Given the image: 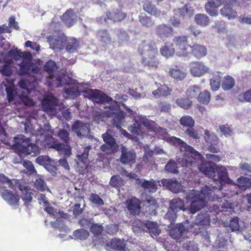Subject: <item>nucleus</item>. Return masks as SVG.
<instances>
[{
  "instance_id": "nucleus-12",
  "label": "nucleus",
  "mask_w": 251,
  "mask_h": 251,
  "mask_svg": "<svg viewBox=\"0 0 251 251\" xmlns=\"http://www.w3.org/2000/svg\"><path fill=\"white\" fill-rule=\"evenodd\" d=\"M42 108L44 111L49 113H55L58 104V99L52 94L46 95L42 100Z\"/></svg>"
},
{
  "instance_id": "nucleus-46",
  "label": "nucleus",
  "mask_w": 251,
  "mask_h": 251,
  "mask_svg": "<svg viewBox=\"0 0 251 251\" xmlns=\"http://www.w3.org/2000/svg\"><path fill=\"white\" fill-rule=\"evenodd\" d=\"M139 20L141 24L147 27H151L154 25V22L152 20L151 18L141 14L139 16Z\"/></svg>"
},
{
  "instance_id": "nucleus-27",
  "label": "nucleus",
  "mask_w": 251,
  "mask_h": 251,
  "mask_svg": "<svg viewBox=\"0 0 251 251\" xmlns=\"http://www.w3.org/2000/svg\"><path fill=\"white\" fill-rule=\"evenodd\" d=\"M126 207L130 211L131 214L138 215L140 212V202L138 199L134 197L128 201H126Z\"/></svg>"
},
{
  "instance_id": "nucleus-2",
  "label": "nucleus",
  "mask_w": 251,
  "mask_h": 251,
  "mask_svg": "<svg viewBox=\"0 0 251 251\" xmlns=\"http://www.w3.org/2000/svg\"><path fill=\"white\" fill-rule=\"evenodd\" d=\"M85 98L97 103H106L112 101L111 105L105 107L102 113L103 116L110 117L113 116L112 124L118 129H121V125L125 118V113L121 110L118 102L113 101V99L103 92L99 90L87 89L82 91Z\"/></svg>"
},
{
  "instance_id": "nucleus-5",
  "label": "nucleus",
  "mask_w": 251,
  "mask_h": 251,
  "mask_svg": "<svg viewBox=\"0 0 251 251\" xmlns=\"http://www.w3.org/2000/svg\"><path fill=\"white\" fill-rule=\"evenodd\" d=\"M138 52L142 56V63L149 68H156L158 62L155 56L158 50L154 42L151 40H142L139 44Z\"/></svg>"
},
{
  "instance_id": "nucleus-40",
  "label": "nucleus",
  "mask_w": 251,
  "mask_h": 251,
  "mask_svg": "<svg viewBox=\"0 0 251 251\" xmlns=\"http://www.w3.org/2000/svg\"><path fill=\"white\" fill-rule=\"evenodd\" d=\"M165 172L173 174H177L179 173L177 163L174 160L170 159L166 164L164 169Z\"/></svg>"
},
{
  "instance_id": "nucleus-33",
  "label": "nucleus",
  "mask_w": 251,
  "mask_h": 251,
  "mask_svg": "<svg viewBox=\"0 0 251 251\" xmlns=\"http://www.w3.org/2000/svg\"><path fill=\"white\" fill-rule=\"evenodd\" d=\"M106 246L117 251H125L126 247L124 240L116 238L112 239L109 244H106Z\"/></svg>"
},
{
  "instance_id": "nucleus-16",
  "label": "nucleus",
  "mask_w": 251,
  "mask_h": 251,
  "mask_svg": "<svg viewBox=\"0 0 251 251\" xmlns=\"http://www.w3.org/2000/svg\"><path fill=\"white\" fill-rule=\"evenodd\" d=\"M50 48L55 51L62 50L65 46V41L61 36L56 37L54 35H50L47 37Z\"/></svg>"
},
{
  "instance_id": "nucleus-19",
  "label": "nucleus",
  "mask_w": 251,
  "mask_h": 251,
  "mask_svg": "<svg viewBox=\"0 0 251 251\" xmlns=\"http://www.w3.org/2000/svg\"><path fill=\"white\" fill-rule=\"evenodd\" d=\"M72 129L79 137L87 136L90 132L89 125L79 121H75L72 125Z\"/></svg>"
},
{
  "instance_id": "nucleus-25",
  "label": "nucleus",
  "mask_w": 251,
  "mask_h": 251,
  "mask_svg": "<svg viewBox=\"0 0 251 251\" xmlns=\"http://www.w3.org/2000/svg\"><path fill=\"white\" fill-rule=\"evenodd\" d=\"M146 231H148L152 237H157L161 232L159 226L156 222L147 221L144 223Z\"/></svg>"
},
{
  "instance_id": "nucleus-32",
  "label": "nucleus",
  "mask_w": 251,
  "mask_h": 251,
  "mask_svg": "<svg viewBox=\"0 0 251 251\" xmlns=\"http://www.w3.org/2000/svg\"><path fill=\"white\" fill-rule=\"evenodd\" d=\"M19 75L21 76L28 75L30 73L32 63L26 60L23 61L19 64Z\"/></svg>"
},
{
  "instance_id": "nucleus-53",
  "label": "nucleus",
  "mask_w": 251,
  "mask_h": 251,
  "mask_svg": "<svg viewBox=\"0 0 251 251\" xmlns=\"http://www.w3.org/2000/svg\"><path fill=\"white\" fill-rule=\"evenodd\" d=\"M200 88L197 85L189 87L186 92L187 97L191 99L196 98L197 95L200 93Z\"/></svg>"
},
{
  "instance_id": "nucleus-43",
  "label": "nucleus",
  "mask_w": 251,
  "mask_h": 251,
  "mask_svg": "<svg viewBox=\"0 0 251 251\" xmlns=\"http://www.w3.org/2000/svg\"><path fill=\"white\" fill-rule=\"evenodd\" d=\"M147 211L151 215H154L156 213V209L158 207V204L155 200L151 199L147 201L146 203Z\"/></svg>"
},
{
  "instance_id": "nucleus-44",
  "label": "nucleus",
  "mask_w": 251,
  "mask_h": 251,
  "mask_svg": "<svg viewBox=\"0 0 251 251\" xmlns=\"http://www.w3.org/2000/svg\"><path fill=\"white\" fill-rule=\"evenodd\" d=\"M237 185L244 190L250 188L251 187V178L241 176L237 179Z\"/></svg>"
},
{
  "instance_id": "nucleus-57",
  "label": "nucleus",
  "mask_w": 251,
  "mask_h": 251,
  "mask_svg": "<svg viewBox=\"0 0 251 251\" xmlns=\"http://www.w3.org/2000/svg\"><path fill=\"white\" fill-rule=\"evenodd\" d=\"M176 213L177 212L170 208L164 218L165 220L168 221L170 225H172L175 222L176 218Z\"/></svg>"
},
{
  "instance_id": "nucleus-7",
  "label": "nucleus",
  "mask_w": 251,
  "mask_h": 251,
  "mask_svg": "<svg viewBox=\"0 0 251 251\" xmlns=\"http://www.w3.org/2000/svg\"><path fill=\"white\" fill-rule=\"evenodd\" d=\"M14 143L13 148L19 153L34 156L39 152V147L24 135H19L14 137Z\"/></svg>"
},
{
  "instance_id": "nucleus-26",
  "label": "nucleus",
  "mask_w": 251,
  "mask_h": 251,
  "mask_svg": "<svg viewBox=\"0 0 251 251\" xmlns=\"http://www.w3.org/2000/svg\"><path fill=\"white\" fill-rule=\"evenodd\" d=\"M76 15L72 9H68L62 15V20L68 27L72 26L75 22Z\"/></svg>"
},
{
  "instance_id": "nucleus-21",
  "label": "nucleus",
  "mask_w": 251,
  "mask_h": 251,
  "mask_svg": "<svg viewBox=\"0 0 251 251\" xmlns=\"http://www.w3.org/2000/svg\"><path fill=\"white\" fill-rule=\"evenodd\" d=\"M209 69L201 62H195L191 64V73L194 76H200L208 72Z\"/></svg>"
},
{
  "instance_id": "nucleus-56",
  "label": "nucleus",
  "mask_w": 251,
  "mask_h": 251,
  "mask_svg": "<svg viewBox=\"0 0 251 251\" xmlns=\"http://www.w3.org/2000/svg\"><path fill=\"white\" fill-rule=\"evenodd\" d=\"M176 102L180 107L185 109L189 108L192 104V101L188 98L178 99L176 100Z\"/></svg>"
},
{
  "instance_id": "nucleus-50",
  "label": "nucleus",
  "mask_w": 251,
  "mask_h": 251,
  "mask_svg": "<svg viewBox=\"0 0 251 251\" xmlns=\"http://www.w3.org/2000/svg\"><path fill=\"white\" fill-rule=\"evenodd\" d=\"M234 85V79L229 76L225 77L223 81L222 87L225 90H229L231 89Z\"/></svg>"
},
{
  "instance_id": "nucleus-54",
  "label": "nucleus",
  "mask_w": 251,
  "mask_h": 251,
  "mask_svg": "<svg viewBox=\"0 0 251 251\" xmlns=\"http://www.w3.org/2000/svg\"><path fill=\"white\" fill-rule=\"evenodd\" d=\"M198 100L199 102L203 104H207L210 100L209 92L207 90H205L203 92L200 93L198 97Z\"/></svg>"
},
{
  "instance_id": "nucleus-11",
  "label": "nucleus",
  "mask_w": 251,
  "mask_h": 251,
  "mask_svg": "<svg viewBox=\"0 0 251 251\" xmlns=\"http://www.w3.org/2000/svg\"><path fill=\"white\" fill-rule=\"evenodd\" d=\"M173 43L176 45V53L179 56L187 55L191 46L188 44L187 37L185 36L176 37L173 39Z\"/></svg>"
},
{
  "instance_id": "nucleus-15",
  "label": "nucleus",
  "mask_w": 251,
  "mask_h": 251,
  "mask_svg": "<svg viewBox=\"0 0 251 251\" xmlns=\"http://www.w3.org/2000/svg\"><path fill=\"white\" fill-rule=\"evenodd\" d=\"M225 227H229L232 232H241L245 226L244 222L237 217H234L229 222L224 223Z\"/></svg>"
},
{
  "instance_id": "nucleus-63",
  "label": "nucleus",
  "mask_w": 251,
  "mask_h": 251,
  "mask_svg": "<svg viewBox=\"0 0 251 251\" xmlns=\"http://www.w3.org/2000/svg\"><path fill=\"white\" fill-rule=\"evenodd\" d=\"M79 45L78 42L75 39L71 40L66 45V49L70 52H74Z\"/></svg>"
},
{
  "instance_id": "nucleus-62",
  "label": "nucleus",
  "mask_w": 251,
  "mask_h": 251,
  "mask_svg": "<svg viewBox=\"0 0 251 251\" xmlns=\"http://www.w3.org/2000/svg\"><path fill=\"white\" fill-rule=\"evenodd\" d=\"M58 137L62 140L65 144H68L70 140L69 132L64 129H60L57 134Z\"/></svg>"
},
{
  "instance_id": "nucleus-36",
  "label": "nucleus",
  "mask_w": 251,
  "mask_h": 251,
  "mask_svg": "<svg viewBox=\"0 0 251 251\" xmlns=\"http://www.w3.org/2000/svg\"><path fill=\"white\" fill-rule=\"evenodd\" d=\"M183 201L180 198H175L170 202V208L177 212L180 210H184Z\"/></svg>"
},
{
  "instance_id": "nucleus-23",
  "label": "nucleus",
  "mask_w": 251,
  "mask_h": 251,
  "mask_svg": "<svg viewBox=\"0 0 251 251\" xmlns=\"http://www.w3.org/2000/svg\"><path fill=\"white\" fill-rule=\"evenodd\" d=\"M162 183L164 185L166 186L169 190L174 193H178L182 189L181 184L176 179H164Z\"/></svg>"
},
{
  "instance_id": "nucleus-49",
  "label": "nucleus",
  "mask_w": 251,
  "mask_h": 251,
  "mask_svg": "<svg viewBox=\"0 0 251 251\" xmlns=\"http://www.w3.org/2000/svg\"><path fill=\"white\" fill-rule=\"evenodd\" d=\"M180 123L182 126L188 128L193 127L195 125V121L191 116L186 115L180 118Z\"/></svg>"
},
{
  "instance_id": "nucleus-28",
  "label": "nucleus",
  "mask_w": 251,
  "mask_h": 251,
  "mask_svg": "<svg viewBox=\"0 0 251 251\" xmlns=\"http://www.w3.org/2000/svg\"><path fill=\"white\" fill-rule=\"evenodd\" d=\"M210 223L209 216L207 213H201L199 214L192 225L193 227L195 226H200L209 225Z\"/></svg>"
},
{
  "instance_id": "nucleus-10",
  "label": "nucleus",
  "mask_w": 251,
  "mask_h": 251,
  "mask_svg": "<svg viewBox=\"0 0 251 251\" xmlns=\"http://www.w3.org/2000/svg\"><path fill=\"white\" fill-rule=\"evenodd\" d=\"M237 3V0H224V7L220 10L221 14L228 20L234 19L238 17L237 12L233 9V6Z\"/></svg>"
},
{
  "instance_id": "nucleus-58",
  "label": "nucleus",
  "mask_w": 251,
  "mask_h": 251,
  "mask_svg": "<svg viewBox=\"0 0 251 251\" xmlns=\"http://www.w3.org/2000/svg\"><path fill=\"white\" fill-rule=\"evenodd\" d=\"M183 248L185 251H198L197 245L193 241L187 240L183 244Z\"/></svg>"
},
{
  "instance_id": "nucleus-45",
  "label": "nucleus",
  "mask_w": 251,
  "mask_h": 251,
  "mask_svg": "<svg viewBox=\"0 0 251 251\" xmlns=\"http://www.w3.org/2000/svg\"><path fill=\"white\" fill-rule=\"evenodd\" d=\"M64 92L67 95V98L74 99L80 95V92L77 87H73L69 88H66Z\"/></svg>"
},
{
  "instance_id": "nucleus-64",
  "label": "nucleus",
  "mask_w": 251,
  "mask_h": 251,
  "mask_svg": "<svg viewBox=\"0 0 251 251\" xmlns=\"http://www.w3.org/2000/svg\"><path fill=\"white\" fill-rule=\"evenodd\" d=\"M205 157L207 159V161H202L201 164L203 162H210L215 164V162H218L221 160V157L219 155H216L211 153L206 154Z\"/></svg>"
},
{
  "instance_id": "nucleus-18",
  "label": "nucleus",
  "mask_w": 251,
  "mask_h": 251,
  "mask_svg": "<svg viewBox=\"0 0 251 251\" xmlns=\"http://www.w3.org/2000/svg\"><path fill=\"white\" fill-rule=\"evenodd\" d=\"M64 77L65 75L61 73L50 75L47 77V83L49 87L55 88L62 87L65 84L63 82Z\"/></svg>"
},
{
  "instance_id": "nucleus-35",
  "label": "nucleus",
  "mask_w": 251,
  "mask_h": 251,
  "mask_svg": "<svg viewBox=\"0 0 251 251\" xmlns=\"http://www.w3.org/2000/svg\"><path fill=\"white\" fill-rule=\"evenodd\" d=\"M111 133L112 131L109 129L107 130L105 133L103 134L102 137L103 141L111 148H118V146L116 142V140L113 137Z\"/></svg>"
},
{
  "instance_id": "nucleus-41",
  "label": "nucleus",
  "mask_w": 251,
  "mask_h": 251,
  "mask_svg": "<svg viewBox=\"0 0 251 251\" xmlns=\"http://www.w3.org/2000/svg\"><path fill=\"white\" fill-rule=\"evenodd\" d=\"M169 73L173 77L180 80L183 79L186 76V73L178 66L171 69Z\"/></svg>"
},
{
  "instance_id": "nucleus-61",
  "label": "nucleus",
  "mask_w": 251,
  "mask_h": 251,
  "mask_svg": "<svg viewBox=\"0 0 251 251\" xmlns=\"http://www.w3.org/2000/svg\"><path fill=\"white\" fill-rule=\"evenodd\" d=\"M34 187L38 191L44 192L46 190L47 186L43 179L41 178H38L35 181Z\"/></svg>"
},
{
  "instance_id": "nucleus-42",
  "label": "nucleus",
  "mask_w": 251,
  "mask_h": 251,
  "mask_svg": "<svg viewBox=\"0 0 251 251\" xmlns=\"http://www.w3.org/2000/svg\"><path fill=\"white\" fill-rule=\"evenodd\" d=\"M195 229L196 231H194L196 234H201V236L202 237V239L203 240V242L204 244L206 246H208L210 245V236L206 230H205L202 227H198V231H197V227H195Z\"/></svg>"
},
{
  "instance_id": "nucleus-38",
  "label": "nucleus",
  "mask_w": 251,
  "mask_h": 251,
  "mask_svg": "<svg viewBox=\"0 0 251 251\" xmlns=\"http://www.w3.org/2000/svg\"><path fill=\"white\" fill-rule=\"evenodd\" d=\"M109 184L112 187L116 188L120 192V188L124 185V180L120 176L114 175L110 178Z\"/></svg>"
},
{
  "instance_id": "nucleus-39",
  "label": "nucleus",
  "mask_w": 251,
  "mask_h": 251,
  "mask_svg": "<svg viewBox=\"0 0 251 251\" xmlns=\"http://www.w3.org/2000/svg\"><path fill=\"white\" fill-rule=\"evenodd\" d=\"M163 153H164V151L162 149L160 148L155 149L153 151H149L148 154L150 156L149 157L148 155H147V151H146L143 156V160L146 163H149V164H152L154 163L153 159L151 156L152 154H161Z\"/></svg>"
},
{
  "instance_id": "nucleus-51",
  "label": "nucleus",
  "mask_w": 251,
  "mask_h": 251,
  "mask_svg": "<svg viewBox=\"0 0 251 251\" xmlns=\"http://www.w3.org/2000/svg\"><path fill=\"white\" fill-rule=\"evenodd\" d=\"M73 234L76 239L83 240L89 237V232L87 230L81 228L75 230Z\"/></svg>"
},
{
  "instance_id": "nucleus-37",
  "label": "nucleus",
  "mask_w": 251,
  "mask_h": 251,
  "mask_svg": "<svg viewBox=\"0 0 251 251\" xmlns=\"http://www.w3.org/2000/svg\"><path fill=\"white\" fill-rule=\"evenodd\" d=\"M143 9L146 12L156 17H159L161 14V12L151 2L145 3L143 5Z\"/></svg>"
},
{
  "instance_id": "nucleus-22",
  "label": "nucleus",
  "mask_w": 251,
  "mask_h": 251,
  "mask_svg": "<svg viewBox=\"0 0 251 251\" xmlns=\"http://www.w3.org/2000/svg\"><path fill=\"white\" fill-rule=\"evenodd\" d=\"M4 184H7L8 187L13 190H15L17 187L21 190L23 191V186L17 179L10 180L3 174H0V185Z\"/></svg>"
},
{
  "instance_id": "nucleus-30",
  "label": "nucleus",
  "mask_w": 251,
  "mask_h": 251,
  "mask_svg": "<svg viewBox=\"0 0 251 251\" xmlns=\"http://www.w3.org/2000/svg\"><path fill=\"white\" fill-rule=\"evenodd\" d=\"M172 91L166 85L160 84L157 89L152 92V95L156 98L167 97L171 94Z\"/></svg>"
},
{
  "instance_id": "nucleus-13",
  "label": "nucleus",
  "mask_w": 251,
  "mask_h": 251,
  "mask_svg": "<svg viewBox=\"0 0 251 251\" xmlns=\"http://www.w3.org/2000/svg\"><path fill=\"white\" fill-rule=\"evenodd\" d=\"M189 230V224L188 223H183L177 224L176 226L170 229V235L177 242L180 243L182 238Z\"/></svg>"
},
{
  "instance_id": "nucleus-47",
  "label": "nucleus",
  "mask_w": 251,
  "mask_h": 251,
  "mask_svg": "<svg viewBox=\"0 0 251 251\" xmlns=\"http://www.w3.org/2000/svg\"><path fill=\"white\" fill-rule=\"evenodd\" d=\"M104 228L102 225L99 224H92L90 227V231L95 237L101 235Z\"/></svg>"
},
{
  "instance_id": "nucleus-8",
  "label": "nucleus",
  "mask_w": 251,
  "mask_h": 251,
  "mask_svg": "<svg viewBox=\"0 0 251 251\" xmlns=\"http://www.w3.org/2000/svg\"><path fill=\"white\" fill-rule=\"evenodd\" d=\"M174 16L170 19V22L174 27H178L180 24V19H178L177 17L182 19H188L194 14V9L191 7H188L186 4L182 8L174 10Z\"/></svg>"
},
{
  "instance_id": "nucleus-55",
  "label": "nucleus",
  "mask_w": 251,
  "mask_h": 251,
  "mask_svg": "<svg viewBox=\"0 0 251 251\" xmlns=\"http://www.w3.org/2000/svg\"><path fill=\"white\" fill-rule=\"evenodd\" d=\"M119 230V225L117 224H108L105 226L104 231L106 233L113 235Z\"/></svg>"
},
{
  "instance_id": "nucleus-14",
  "label": "nucleus",
  "mask_w": 251,
  "mask_h": 251,
  "mask_svg": "<svg viewBox=\"0 0 251 251\" xmlns=\"http://www.w3.org/2000/svg\"><path fill=\"white\" fill-rule=\"evenodd\" d=\"M204 140L207 143L208 151L211 153H218L220 149L217 147L218 138L213 133H211L208 130H204Z\"/></svg>"
},
{
  "instance_id": "nucleus-20",
  "label": "nucleus",
  "mask_w": 251,
  "mask_h": 251,
  "mask_svg": "<svg viewBox=\"0 0 251 251\" xmlns=\"http://www.w3.org/2000/svg\"><path fill=\"white\" fill-rule=\"evenodd\" d=\"M3 191H0L2 198L10 205H15L19 203V196L12 191L4 189Z\"/></svg>"
},
{
  "instance_id": "nucleus-9",
  "label": "nucleus",
  "mask_w": 251,
  "mask_h": 251,
  "mask_svg": "<svg viewBox=\"0 0 251 251\" xmlns=\"http://www.w3.org/2000/svg\"><path fill=\"white\" fill-rule=\"evenodd\" d=\"M126 176L130 179H134L136 183L140 184L145 191L149 193H154L157 189V182L153 179H151L149 180L146 179H141L138 176L134 174L126 173Z\"/></svg>"
},
{
  "instance_id": "nucleus-48",
  "label": "nucleus",
  "mask_w": 251,
  "mask_h": 251,
  "mask_svg": "<svg viewBox=\"0 0 251 251\" xmlns=\"http://www.w3.org/2000/svg\"><path fill=\"white\" fill-rule=\"evenodd\" d=\"M44 69L50 75L53 74L54 71L57 70L58 67L55 61L50 59L45 63Z\"/></svg>"
},
{
  "instance_id": "nucleus-3",
  "label": "nucleus",
  "mask_w": 251,
  "mask_h": 251,
  "mask_svg": "<svg viewBox=\"0 0 251 251\" xmlns=\"http://www.w3.org/2000/svg\"><path fill=\"white\" fill-rule=\"evenodd\" d=\"M198 168L207 177L213 180L214 184L207 186L211 190L220 193L224 184H232L233 181L229 177L227 169L225 166L218 165L210 162H203Z\"/></svg>"
},
{
  "instance_id": "nucleus-6",
  "label": "nucleus",
  "mask_w": 251,
  "mask_h": 251,
  "mask_svg": "<svg viewBox=\"0 0 251 251\" xmlns=\"http://www.w3.org/2000/svg\"><path fill=\"white\" fill-rule=\"evenodd\" d=\"M136 114L132 110L126 107V116H132L133 119L135 121V123L132 126L128 127V130L131 132L133 136L132 138L131 135L126 132V138L131 139L132 138H136V141L140 139L138 136H141L140 133L142 132L141 130L143 126L146 127L149 130H152L154 122L148 120L146 117L142 115L138 116L136 117L135 116Z\"/></svg>"
},
{
  "instance_id": "nucleus-4",
  "label": "nucleus",
  "mask_w": 251,
  "mask_h": 251,
  "mask_svg": "<svg viewBox=\"0 0 251 251\" xmlns=\"http://www.w3.org/2000/svg\"><path fill=\"white\" fill-rule=\"evenodd\" d=\"M171 142L178 148L180 151L184 152L182 158V167L189 168L198 165L201 158V155L198 151L179 138L174 136L171 137Z\"/></svg>"
},
{
  "instance_id": "nucleus-34",
  "label": "nucleus",
  "mask_w": 251,
  "mask_h": 251,
  "mask_svg": "<svg viewBox=\"0 0 251 251\" xmlns=\"http://www.w3.org/2000/svg\"><path fill=\"white\" fill-rule=\"evenodd\" d=\"M106 16L108 19L112 20L115 22L123 20L126 17V15L119 10L112 12L108 11L106 13Z\"/></svg>"
},
{
  "instance_id": "nucleus-17",
  "label": "nucleus",
  "mask_w": 251,
  "mask_h": 251,
  "mask_svg": "<svg viewBox=\"0 0 251 251\" xmlns=\"http://www.w3.org/2000/svg\"><path fill=\"white\" fill-rule=\"evenodd\" d=\"M155 30L156 34L163 40L165 38L171 37L174 34L173 27L166 24H160L157 25Z\"/></svg>"
},
{
  "instance_id": "nucleus-29",
  "label": "nucleus",
  "mask_w": 251,
  "mask_h": 251,
  "mask_svg": "<svg viewBox=\"0 0 251 251\" xmlns=\"http://www.w3.org/2000/svg\"><path fill=\"white\" fill-rule=\"evenodd\" d=\"M190 49L194 56L197 58L204 57L207 53L205 47L199 44H194L193 46H191Z\"/></svg>"
},
{
  "instance_id": "nucleus-31",
  "label": "nucleus",
  "mask_w": 251,
  "mask_h": 251,
  "mask_svg": "<svg viewBox=\"0 0 251 251\" xmlns=\"http://www.w3.org/2000/svg\"><path fill=\"white\" fill-rule=\"evenodd\" d=\"M47 147L49 149H52L60 152L64 149V144L59 143L54 138L50 137L46 141Z\"/></svg>"
},
{
  "instance_id": "nucleus-24",
  "label": "nucleus",
  "mask_w": 251,
  "mask_h": 251,
  "mask_svg": "<svg viewBox=\"0 0 251 251\" xmlns=\"http://www.w3.org/2000/svg\"><path fill=\"white\" fill-rule=\"evenodd\" d=\"M223 1L224 0H209L205 6L206 12L211 16L217 15L216 8L222 3L223 4Z\"/></svg>"
},
{
  "instance_id": "nucleus-60",
  "label": "nucleus",
  "mask_w": 251,
  "mask_h": 251,
  "mask_svg": "<svg viewBox=\"0 0 251 251\" xmlns=\"http://www.w3.org/2000/svg\"><path fill=\"white\" fill-rule=\"evenodd\" d=\"M160 52L162 55L168 58L174 54L175 49L165 45L160 49Z\"/></svg>"
},
{
  "instance_id": "nucleus-59",
  "label": "nucleus",
  "mask_w": 251,
  "mask_h": 251,
  "mask_svg": "<svg viewBox=\"0 0 251 251\" xmlns=\"http://www.w3.org/2000/svg\"><path fill=\"white\" fill-rule=\"evenodd\" d=\"M221 77L219 75H216L210 79V85L211 89L217 91L220 88Z\"/></svg>"
},
{
  "instance_id": "nucleus-1",
  "label": "nucleus",
  "mask_w": 251,
  "mask_h": 251,
  "mask_svg": "<svg viewBox=\"0 0 251 251\" xmlns=\"http://www.w3.org/2000/svg\"><path fill=\"white\" fill-rule=\"evenodd\" d=\"M216 191L205 185L200 191L192 190L188 192L185 199L187 202H191L189 212L192 214H195L204 206L207 201L220 202L219 206L213 205V209L216 213L219 210L220 206L226 209L232 208V204L225 199H222L219 194H215Z\"/></svg>"
},
{
  "instance_id": "nucleus-52",
  "label": "nucleus",
  "mask_w": 251,
  "mask_h": 251,
  "mask_svg": "<svg viewBox=\"0 0 251 251\" xmlns=\"http://www.w3.org/2000/svg\"><path fill=\"white\" fill-rule=\"evenodd\" d=\"M195 19L197 24L201 26H206L209 24L208 17L204 14H197L195 17Z\"/></svg>"
}]
</instances>
